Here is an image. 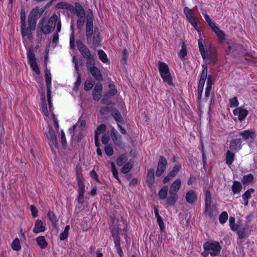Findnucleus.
Masks as SVG:
<instances>
[{"label":"nucleus","instance_id":"obj_1","mask_svg":"<svg viewBox=\"0 0 257 257\" xmlns=\"http://www.w3.org/2000/svg\"><path fill=\"white\" fill-rule=\"evenodd\" d=\"M44 12V10L40 9L38 7L33 9L28 18V26L26 24L21 25V31L22 37H27L31 40L33 38L32 31H34L36 28V24L38 19L41 16Z\"/></svg>","mask_w":257,"mask_h":257},{"label":"nucleus","instance_id":"obj_2","mask_svg":"<svg viewBox=\"0 0 257 257\" xmlns=\"http://www.w3.org/2000/svg\"><path fill=\"white\" fill-rule=\"evenodd\" d=\"M57 21L58 16L54 14L47 21H46L45 18H43L39 23V28L44 34H49L55 28Z\"/></svg>","mask_w":257,"mask_h":257},{"label":"nucleus","instance_id":"obj_3","mask_svg":"<svg viewBox=\"0 0 257 257\" xmlns=\"http://www.w3.org/2000/svg\"><path fill=\"white\" fill-rule=\"evenodd\" d=\"M158 68L164 82L167 83L169 85H173L172 78L167 64L159 61Z\"/></svg>","mask_w":257,"mask_h":257},{"label":"nucleus","instance_id":"obj_4","mask_svg":"<svg viewBox=\"0 0 257 257\" xmlns=\"http://www.w3.org/2000/svg\"><path fill=\"white\" fill-rule=\"evenodd\" d=\"M203 248L208 250L212 256H216L220 254L221 246L218 242L210 240L204 243Z\"/></svg>","mask_w":257,"mask_h":257},{"label":"nucleus","instance_id":"obj_5","mask_svg":"<svg viewBox=\"0 0 257 257\" xmlns=\"http://www.w3.org/2000/svg\"><path fill=\"white\" fill-rule=\"evenodd\" d=\"M239 136L242 137L243 141H245L249 147H252L255 138V132L250 130H245L238 133Z\"/></svg>","mask_w":257,"mask_h":257},{"label":"nucleus","instance_id":"obj_6","mask_svg":"<svg viewBox=\"0 0 257 257\" xmlns=\"http://www.w3.org/2000/svg\"><path fill=\"white\" fill-rule=\"evenodd\" d=\"M27 57L28 59V62L30 65L31 68L34 70L35 73L39 75L40 73V71L38 66V64L36 61L35 58V55L34 50L33 48H31L28 51Z\"/></svg>","mask_w":257,"mask_h":257},{"label":"nucleus","instance_id":"obj_7","mask_svg":"<svg viewBox=\"0 0 257 257\" xmlns=\"http://www.w3.org/2000/svg\"><path fill=\"white\" fill-rule=\"evenodd\" d=\"M76 45L82 57L85 59L87 58H90L91 56L93 55L91 54V52L89 49L80 40H77L76 41Z\"/></svg>","mask_w":257,"mask_h":257},{"label":"nucleus","instance_id":"obj_8","mask_svg":"<svg viewBox=\"0 0 257 257\" xmlns=\"http://www.w3.org/2000/svg\"><path fill=\"white\" fill-rule=\"evenodd\" d=\"M167 165V161L163 156L159 157L157 168L156 171L157 176H161L166 170Z\"/></svg>","mask_w":257,"mask_h":257},{"label":"nucleus","instance_id":"obj_9","mask_svg":"<svg viewBox=\"0 0 257 257\" xmlns=\"http://www.w3.org/2000/svg\"><path fill=\"white\" fill-rule=\"evenodd\" d=\"M47 139L49 142L50 147L52 148V146L57 148L58 144L55 132L52 128H49L47 132L45 133Z\"/></svg>","mask_w":257,"mask_h":257},{"label":"nucleus","instance_id":"obj_10","mask_svg":"<svg viewBox=\"0 0 257 257\" xmlns=\"http://www.w3.org/2000/svg\"><path fill=\"white\" fill-rule=\"evenodd\" d=\"M205 214L206 216H209L210 218L216 216L217 214V207L214 205H211V203L205 204Z\"/></svg>","mask_w":257,"mask_h":257},{"label":"nucleus","instance_id":"obj_11","mask_svg":"<svg viewBox=\"0 0 257 257\" xmlns=\"http://www.w3.org/2000/svg\"><path fill=\"white\" fill-rule=\"evenodd\" d=\"M102 85L100 83H97L94 86L92 92V97L95 101H98L102 95Z\"/></svg>","mask_w":257,"mask_h":257},{"label":"nucleus","instance_id":"obj_12","mask_svg":"<svg viewBox=\"0 0 257 257\" xmlns=\"http://www.w3.org/2000/svg\"><path fill=\"white\" fill-rule=\"evenodd\" d=\"M233 114L238 116L239 120H243L248 114V111L241 107L235 108L233 111Z\"/></svg>","mask_w":257,"mask_h":257},{"label":"nucleus","instance_id":"obj_13","mask_svg":"<svg viewBox=\"0 0 257 257\" xmlns=\"http://www.w3.org/2000/svg\"><path fill=\"white\" fill-rule=\"evenodd\" d=\"M111 137L113 143L116 146L119 147L122 146L121 137L114 127H112L111 129Z\"/></svg>","mask_w":257,"mask_h":257},{"label":"nucleus","instance_id":"obj_14","mask_svg":"<svg viewBox=\"0 0 257 257\" xmlns=\"http://www.w3.org/2000/svg\"><path fill=\"white\" fill-rule=\"evenodd\" d=\"M248 225L238 224L233 231H236L239 239L244 238L246 236V230Z\"/></svg>","mask_w":257,"mask_h":257},{"label":"nucleus","instance_id":"obj_15","mask_svg":"<svg viewBox=\"0 0 257 257\" xmlns=\"http://www.w3.org/2000/svg\"><path fill=\"white\" fill-rule=\"evenodd\" d=\"M155 171L153 168L148 170L147 175V184L149 188H152L155 182Z\"/></svg>","mask_w":257,"mask_h":257},{"label":"nucleus","instance_id":"obj_16","mask_svg":"<svg viewBox=\"0 0 257 257\" xmlns=\"http://www.w3.org/2000/svg\"><path fill=\"white\" fill-rule=\"evenodd\" d=\"M111 114L117 123L123 124L124 119L119 110L116 108H112L111 109Z\"/></svg>","mask_w":257,"mask_h":257},{"label":"nucleus","instance_id":"obj_17","mask_svg":"<svg viewBox=\"0 0 257 257\" xmlns=\"http://www.w3.org/2000/svg\"><path fill=\"white\" fill-rule=\"evenodd\" d=\"M242 141L240 139H234L230 142L229 148L231 151H238L241 149Z\"/></svg>","mask_w":257,"mask_h":257},{"label":"nucleus","instance_id":"obj_18","mask_svg":"<svg viewBox=\"0 0 257 257\" xmlns=\"http://www.w3.org/2000/svg\"><path fill=\"white\" fill-rule=\"evenodd\" d=\"M197 194L195 191L193 190H189L186 194V201L189 204L194 203L197 200Z\"/></svg>","mask_w":257,"mask_h":257},{"label":"nucleus","instance_id":"obj_19","mask_svg":"<svg viewBox=\"0 0 257 257\" xmlns=\"http://www.w3.org/2000/svg\"><path fill=\"white\" fill-rule=\"evenodd\" d=\"M71 13H75L78 17H85V12L82 6L78 3L75 4L73 6V11H70Z\"/></svg>","mask_w":257,"mask_h":257},{"label":"nucleus","instance_id":"obj_20","mask_svg":"<svg viewBox=\"0 0 257 257\" xmlns=\"http://www.w3.org/2000/svg\"><path fill=\"white\" fill-rule=\"evenodd\" d=\"M181 184V180L180 179H176L170 186L169 193L177 194Z\"/></svg>","mask_w":257,"mask_h":257},{"label":"nucleus","instance_id":"obj_21","mask_svg":"<svg viewBox=\"0 0 257 257\" xmlns=\"http://www.w3.org/2000/svg\"><path fill=\"white\" fill-rule=\"evenodd\" d=\"M86 34H93V18L90 14H88L87 20L86 22Z\"/></svg>","mask_w":257,"mask_h":257},{"label":"nucleus","instance_id":"obj_22","mask_svg":"<svg viewBox=\"0 0 257 257\" xmlns=\"http://www.w3.org/2000/svg\"><path fill=\"white\" fill-rule=\"evenodd\" d=\"M92 76L98 81L102 80V75L99 69L96 67L92 68L89 70Z\"/></svg>","mask_w":257,"mask_h":257},{"label":"nucleus","instance_id":"obj_23","mask_svg":"<svg viewBox=\"0 0 257 257\" xmlns=\"http://www.w3.org/2000/svg\"><path fill=\"white\" fill-rule=\"evenodd\" d=\"M46 227L43 225V222L40 219H37L36 221L35 228L33 230L34 232L38 233L40 232H44L46 230Z\"/></svg>","mask_w":257,"mask_h":257},{"label":"nucleus","instance_id":"obj_24","mask_svg":"<svg viewBox=\"0 0 257 257\" xmlns=\"http://www.w3.org/2000/svg\"><path fill=\"white\" fill-rule=\"evenodd\" d=\"M169 196L167 198L166 204L168 206H171L174 205L178 198V194L173 193H169Z\"/></svg>","mask_w":257,"mask_h":257},{"label":"nucleus","instance_id":"obj_25","mask_svg":"<svg viewBox=\"0 0 257 257\" xmlns=\"http://www.w3.org/2000/svg\"><path fill=\"white\" fill-rule=\"evenodd\" d=\"M45 79L47 86V92H51V74L50 71L47 69L46 70Z\"/></svg>","mask_w":257,"mask_h":257},{"label":"nucleus","instance_id":"obj_26","mask_svg":"<svg viewBox=\"0 0 257 257\" xmlns=\"http://www.w3.org/2000/svg\"><path fill=\"white\" fill-rule=\"evenodd\" d=\"M134 165V161L130 159L128 162L124 164L121 169V173L126 174L133 168Z\"/></svg>","mask_w":257,"mask_h":257},{"label":"nucleus","instance_id":"obj_27","mask_svg":"<svg viewBox=\"0 0 257 257\" xmlns=\"http://www.w3.org/2000/svg\"><path fill=\"white\" fill-rule=\"evenodd\" d=\"M57 9H64L69 10V11H73V6L66 2H62L56 4Z\"/></svg>","mask_w":257,"mask_h":257},{"label":"nucleus","instance_id":"obj_28","mask_svg":"<svg viewBox=\"0 0 257 257\" xmlns=\"http://www.w3.org/2000/svg\"><path fill=\"white\" fill-rule=\"evenodd\" d=\"M47 216L54 227L57 228L58 219L54 213L50 211L48 212Z\"/></svg>","mask_w":257,"mask_h":257},{"label":"nucleus","instance_id":"obj_29","mask_svg":"<svg viewBox=\"0 0 257 257\" xmlns=\"http://www.w3.org/2000/svg\"><path fill=\"white\" fill-rule=\"evenodd\" d=\"M234 154L229 150H228L226 153V163L230 165L232 164L234 159Z\"/></svg>","mask_w":257,"mask_h":257},{"label":"nucleus","instance_id":"obj_30","mask_svg":"<svg viewBox=\"0 0 257 257\" xmlns=\"http://www.w3.org/2000/svg\"><path fill=\"white\" fill-rule=\"evenodd\" d=\"M128 160L127 155L125 154H121L116 161V164L118 166H122L125 164V162Z\"/></svg>","mask_w":257,"mask_h":257},{"label":"nucleus","instance_id":"obj_31","mask_svg":"<svg viewBox=\"0 0 257 257\" xmlns=\"http://www.w3.org/2000/svg\"><path fill=\"white\" fill-rule=\"evenodd\" d=\"M242 189L241 183L237 181L233 182L232 186V190L234 194L239 193Z\"/></svg>","mask_w":257,"mask_h":257},{"label":"nucleus","instance_id":"obj_32","mask_svg":"<svg viewBox=\"0 0 257 257\" xmlns=\"http://www.w3.org/2000/svg\"><path fill=\"white\" fill-rule=\"evenodd\" d=\"M168 191V187L167 186H164L158 193L159 198L164 200L167 198Z\"/></svg>","mask_w":257,"mask_h":257},{"label":"nucleus","instance_id":"obj_33","mask_svg":"<svg viewBox=\"0 0 257 257\" xmlns=\"http://www.w3.org/2000/svg\"><path fill=\"white\" fill-rule=\"evenodd\" d=\"M100 42V37H99V32L98 31V29L97 28H95L93 34V44L95 46H97L98 45Z\"/></svg>","mask_w":257,"mask_h":257},{"label":"nucleus","instance_id":"obj_34","mask_svg":"<svg viewBox=\"0 0 257 257\" xmlns=\"http://www.w3.org/2000/svg\"><path fill=\"white\" fill-rule=\"evenodd\" d=\"M212 30L217 35L220 41H222L225 40V34L222 31L220 30L217 26L215 27Z\"/></svg>","mask_w":257,"mask_h":257},{"label":"nucleus","instance_id":"obj_35","mask_svg":"<svg viewBox=\"0 0 257 257\" xmlns=\"http://www.w3.org/2000/svg\"><path fill=\"white\" fill-rule=\"evenodd\" d=\"M253 180V176L251 174H248L243 176L242 182L244 185H248L251 183Z\"/></svg>","mask_w":257,"mask_h":257},{"label":"nucleus","instance_id":"obj_36","mask_svg":"<svg viewBox=\"0 0 257 257\" xmlns=\"http://www.w3.org/2000/svg\"><path fill=\"white\" fill-rule=\"evenodd\" d=\"M86 60V67L87 69L90 70L92 68L96 67L95 66V59L94 56L93 55L90 58H87Z\"/></svg>","mask_w":257,"mask_h":257},{"label":"nucleus","instance_id":"obj_37","mask_svg":"<svg viewBox=\"0 0 257 257\" xmlns=\"http://www.w3.org/2000/svg\"><path fill=\"white\" fill-rule=\"evenodd\" d=\"M36 241L38 244L42 248H45L47 246V242L44 237V236H39L36 238Z\"/></svg>","mask_w":257,"mask_h":257},{"label":"nucleus","instance_id":"obj_38","mask_svg":"<svg viewBox=\"0 0 257 257\" xmlns=\"http://www.w3.org/2000/svg\"><path fill=\"white\" fill-rule=\"evenodd\" d=\"M110 165H111V171L112 172L113 176L120 183V180L118 178V172L115 167L114 163L113 162H111Z\"/></svg>","mask_w":257,"mask_h":257},{"label":"nucleus","instance_id":"obj_39","mask_svg":"<svg viewBox=\"0 0 257 257\" xmlns=\"http://www.w3.org/2000/svg\"><path fill=\"white\" fill-rule=\"evenodd\" d=\"M12 248L16 251H18L21 249L20 242L18 238H15L12 243Z\"/></svg>","mask_w":257,"mask_h":257},{"label":"nucleus","instance_id":"obj_40","mask_svg":"<svg viewBox=\"0 0 257 257\" xmlns=\"http://www.w3.org/2000/svg\"><path fill=\"white\" fill-rule=\"evenodd\" d=\"M98 55L99 56V58L102 62L106 63L108 62V60L107 59V56L103 50H99L98 51Z\"/></svg>","mask_w":257,"mask_h":257},{"label":"nucleus","instance_id":"obj_41","mask_svg":"<svg viewBox=\"0 0 257 257\" xmlns=\"http://www.w3.org/2000/svg\"><path fill=\"white\" fill-rule=\"evenodd\" d=\"M204 17L206 22L207 23L208 25L212 29V30L216 27L215 23L211 21L208 15H207L206 13H205L204 14Z\"/></svg>","mask_w":257,"mask_h":257},{"label":"nucleus","instance_id":"obj_42","mask_svg":"<svg viewBox=\"0 0 257 257\" xmlns=\"http://www.w3.org/2000/svg\"><path fill=\"white\" fill-rule=\"evenodd\" d=\"M198 43L199 50H200V53L201 54L202 57L203 59H205L207 57V56L206 55L205 49L204 48L203 43L200 40H199L198 41Z\"/></svg>","mask_w":257,"mask_h":257},{"label":"nucleus","instance_id":"obj_43","mask_svg":"<svg viewBox=\"0 0 257 257\" xmlns=\"http://www.w3.org/2000/svg\"><path fill=\"white\" fill-rule=\"evenodd\" d=\"M41 99L42 100V109L43 112L46 115H48L49 113L47 109V106L45 100V95L44 94L42 95Z\"/></svg>","mask_w":257,"mask_h":257},{"label":"nucleus","instance_id":"obj_44","mask_svg":"<svg viewBox=\"0 0 257 257\" xmlns=\"http://www.w3.org/2000/svg\"><path fill=\"white\" fill-rule=\"evenodd\" d=\"M110 98L111 97L107 93L104 94L101 99L102 103L108 105L112 104V102L110 100Z\"/></svg>","mask_w":257,"mask_h":257},{"label":"nucleus","instance_id":"obj_45","mask_svg":"<svg viewBox=\"0 0 257 257\" xmlns=\"http://www.w3.org/2000/svg\"><path fill=\"white\" fill-rule=\"evenodd\" d=\"M78 185L79 188V193L84 194L85 191V185L83 180L80 178L78 180Z\"/></svg>","mask_w":257,"mask_h":257},{"label":"nucleus","instance_id":"obj_46","mask_svg":"<svg viewBox=\"0 0 257 257\" xmlns=\"http://www.w3.org/2000/svg\"><path fill=\"white\" fill-rule=\"evenodd\" d=\"M228 219V214L226 212H222L219 215V220L221 224H224Z\"/></svg>","mask_w":257,"mask_h":257},{"label":"nucleus","instance_id":"obj_47","mask_svg":"<svg viewBox=\"0 0 257 257\" xmlns=\"http://www.w3.org/2000/svg\"><path fill=\"white\" fill-rule=\"evenodd\" d=\"M181 169V166L180 165H175L169 173L170 174V176L175 177Z\"/></svg>","mask_w":257,"mask_h":257},{"label":"nucleus","instance_id":"obj_48","mask_svg":"<svg viewBox=\"0 0 257 257\" xmlns=\"http://www.w3.org/2000/svg\"><path fill=\"white\" fill-rule=\"evenodd\" d=\"M106 126L104 124H101L99 126H98L96 130L95 131V135L96 136H98V135L101 133L105 131Z\"/></svg>","mask_w":257,"mask_h":257},{"label":"nucleus","instance_id":"obj_49","mask_svg":"<svg viewBox=\"0 0 257 257\" xmlns=\"http://www.w3.org/2000/svg\"><path fill=\"white\" fill-rule=\"evenodd\" d=\"M254 192V190L253 189H249L244 192V193L242 195V197L243 200H246L249 199L251 197V193H253Z\"/></svg>","mask_w":257,"mask_h":257},{"label":"nucleus","instance_id":"obj_50","mask_svg":"<svg viewBox=\"0 0 257 257\" xmlns=\"http://www.w3.org/2000/svg\"><path fill=\"white\" fill-rule=\"evenodd\" d=\"M203 70L201 72L200 78L206 80L207 76V65H202Z\"/></svg>","mask_w":257,"mask_h":257},{"label":"nucleus","instance_id":"obj_51","mask_svg":"<svg viewBox=\"0 0 257 257\" xmlns=\"http://www.w3.org/2000/svg\"><path fill=\"white\" fill-rule=\"evenodd\" d=\"M239 102L238 101L237 97L235 96L229 99V104L231 107H235L238 105Z\"/></svg>","mask_w":257,"mask_h":257},{"label":"nucleus","instance_id":"obj_52","mask_svg":"<svg viewBox=\"0 0 257 257\" xmlns=\"http://www.w3.org/2000/svg\"><path fill=\"white\" fill-rule=\"evenodd\" d=\"M85 17H78L77 26L78 29L81 30L85 22Z\"/></svg>","mask_w":257,"mask_h":257},{"label":"nucleus","instance_id":"obj_53","mask_svg":"<svg viewBox=\"0 0 257 257\" xmlns=\"http://www.w3.org/2000/svg\"><path fill=\"white\" fill-rule=\"evenodd\" d=\"M229 222L230 229L232 231L238 225V224H236L235 223V218L234 217L230 216L229 219Z\"/></svg>","mask_w":257,"mask_h":257},{"label":"nucleus","instance_id":"obj_54","mask_svg":"<svg viewBox=\"0 0 257 257\" xmlns=\"http://www.w3.org/2000/svg\"><path fill=\"white\" fill-rule=\"evenodd\" d=\"M211 203V194L209 190H206L205 191V204Z\"/></svg>","mask_w":257,"mask_h":257},{"label":"nucleus","instance_id":"obj_55","mask_svg":"<svg viewBox=\"0 0 257 257\" xmlns=\"http://www.w3.org/2000/svg\"><path fill=\"white\" fill-rule=\"evenodd\" d=\"M184 13L187 19H188L193 17L191 10L188 7H186L184 8Z\"/></svg>","mask_w":257,"mask_h":257},{"label":"nucleus","instance_id":"obj_56","mask_svg":"<svg viewBox=\"0 0 257 257\" xmlns=\"http://www.w3.org/2000/svg\"><path fill=\"white\" fill-rule=\"evenodd\" d=\"M105 153L109 156H111L113 154V150L111 147L110 146H106L104 148Z\"/></svg>","mask_w":257,"mask_h":257},{"label":"nucleus","instance_id":"obj_57","mask_svg":"<svg viewBox=\"0 0 257 257\" xmlns=\"http://www.w3.org/2000/svg\"><path fill=\"white\" fill-rule=\"evenodd\" d=\"M93 87V84L89 80H86L84 84V89L86 91H89Z\"/></svg>","mask_w":257,"mask_h":257},{"label":"nucleus","instance_id":"obj_58","mask_svg":"<svg viewBox=\"0 0 257 257\" xmlns=\"http://www.w3.org/2000/svg\"><path fill=\"white\" fill-rule=\"evenodd\" d=\"M111 232L112 236L113 239L119 237L118 230L117 229H116L115 227H113V228H111Z\"/></svg>","mask_w":257,"mask_h":257},{"label":"nucleus","instance_id":"obj_59","mask_svg":"<svg viewBox=\"0 0 257 257\" xmlns=\"http://www.w3.org/2000/svg\"><path fill=\"white\" fill-rule=\"evenodd\" d=\"M30 210L33 217H36L38 216V210L34 205H31L30 206Z\"/></svg>","mask_w":257,"mask_h":257},{"label":"nucleus","instance_id":"obj_60","mask_svg":"<svg viewBox=\"0 0 257 257\" xmlns=\"http://www.w3.org/2000/svg\"><path fill=\"white\" fill-rule=\"evenodd\" d=\"M81 82V76H80V74H78V76H77V78L76 81L75 82V85H74V90H77L78 89L79 85H80Z\"/></svg>","mask_w":257,"mask_h":257},{"label":"nucleus","instance_id":"obj_61","mask_svg":"<svg viewBox=\"0 0 257 257\" xmlns=\"http://www.w3.org/2000/svg\"><path fill=\"white\" fill-rule=\"evenodd\" d=\"M21 25H24L26 24V15L24 10H22L21 12Z\"/></svg>","mask_w":257,"mask_h":257},{"label":"nucleus","instance_id":"obj_62","mask_svg":"<svg viewBox=\"0 0 257 257\" xmlns=\"http://www.w3.org/2000/svg\"><path fill=\"white\" fill-rule=\"evenodd\" d=\"M61 143L63 146H66L67 145L66 139L65 135V133L63 131H61Z\"/></svg>","mask_w":257,"mask_h":257},{"label":"nucleus","instance_id":"obj_63","mask_svg":"<svg viewBox=\"0 0 257 257\" xmlns=\"http://www.w3.org/2000/svg\"><path fill=\"white\" fill-rule=\"evenodd\" d=\"M75 47V38L74 36L72 35H70V48L71 49H73Z\"/></svg>","mask_w":257,"mask_h":257},{"label":"nucleus","instance_id":"obj_64","mask_svg":"<svg viewBox=\"0 0 257 257\" xmlns=\"http://www.w3.org/2000/svg\"><path fill=\"white\" fill-rule=\"evenodd\" d=\"M186 55H187L186 50L185 48L182 47V49L180 50V51L179 52V56L181 59H184V57L186 56Z\"/></svg>","mask_w":257,"mask_h":257}]
</instances>
